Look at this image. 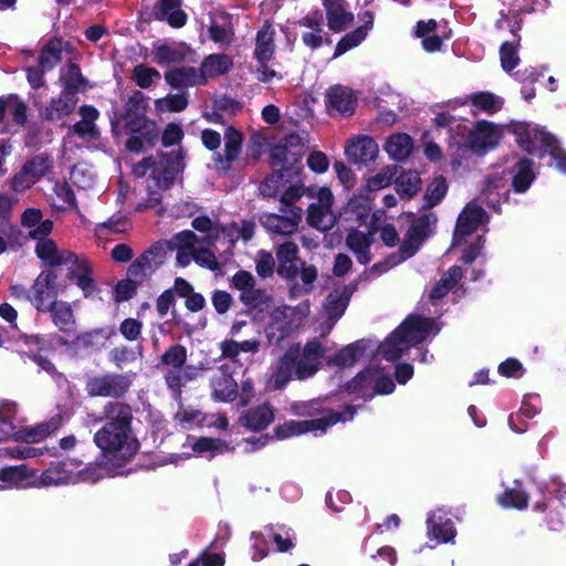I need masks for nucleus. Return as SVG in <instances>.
Masks as SVG:
<instances>
[{"label": "nucleus", "instance_id": "19", "mask_svg": "<svg viewBox=\"0 0 566 566\" xmlns=\"http://www.w3.org/2000/svg\"><path fill=\"white\" fill-rule=\"evenodd\" d=\"M300 355V345L290 347L280 359L279 365L273 373L270 385L274 390L282 389L295 375V359Z\"/></svg>", "mask_w": 566, "mask_h": 566}, {"label": "nucleus", "instance_id": "22", "mask_svg": "<svg viewBox=\"0 0 566 566\" xmlns=\"http://www.w3.org/2000/svg\"><path fill=\"white\" fill-rule=\"evenodd\" d=\"M378 145L368 136L358 137L346 147V156L355 164H368L377 157Z\"/></svg>", "mask_w": 566, "mask_h": 566}, {"label": "nucleus", "instance_id": "21", "mask_svg": "<svg viewBox=\"0 0 566 566\" xmlns=\"http://www.w3.org/2000/svg\"><path fill=\"white\" fill-rule=\"evenodd\" d=\"M133 409L123 401L113 400L105 403L103 408V419L105 426L133 429Z\"/></svg>", "mask_w": 566, "mask_h": 566}, {"label": "nucleus", "instance_id": "6", "mask_svg": "<svg viewBox=\"0 0 566 566\" xmlns=\"http://www.w3.org/2000/svg\"><path fill=\"white\" fill-rule=\"evenodd\" d=\"M518 144L531 155L543 147L556 160L558 169L566 172V154L553 135L537 127H527L523 134H520Z\"/></svg>", "mask_w": 566, "mask_h": 566}, {"label": "nucleus", "instance_id": "64", "mask_svg": "<svg viewBox=\"0 0 566 566\" xmlns=\"http://www.w3.org/2000/svg\"><path fill=\"white\" fill-rule=\"evenodd\" d=\"M8 184L12 191L22 192L31 188L32 185L35 184V180L22 167L11 179L8 180Z\"/></svg>", "mask_w": 566, "mask_h": 566}, {"label": "nucleus", "instance_id": "10", "mask_svg": "<svg viewBox=\"0 0 566 566\" xmlns=\"http://www.w3.org/2000/svg\"><path fill=\"white\" fill-rule=\"evenodd\" d=\"M231 287L240 292V301L247 306L261 307L271 301L263 289L256 287L254 276L248 271H238L230 281Z\"/></svg>", "mask_w": 566, "mask_h": 566}, {"label": "nucleus", "instance_id": "51", "mask_svg": "<svg viewBox=\"0 0 566 566\" xmlns=\"http://www.w3.org/2000/svg\"><path fill=\"white\" fill-rule=\"evenodd\" d=\"M361 355L363 347L358 343H354L339 350L333 361L337 366L347 367L354 365Z\"/></svg>", "mask_w": 566, "mask_h": 566}, {"label": "nucleus", "instance_id": "17", "mask_svg": "<svg viewBox=\"0 0 566 566\" xmlns=\"http://www.w3.org/2000/svg\"><path fill=\"white\" fill-rule=\"evenodd\" d=\"M212 398L219 402H228L235 399L238 384L226 367L218 368L210 378Z\"/></svg>", "mask_w": 566, "mask_h": 566}, {"label": "nucleus", "instance_id": "25", "mask_svg": "<svg viewBox=\"0 0 566 566\" xmlns=\"http://www.w3.org/2000/svg\"><path fill=\"white\" fill-rule=\"evenodd\" d=\"M78 113L81 120L70 126V130L83 139H96L98 137V130L96 127V119L98 118V111L90 105H83L80 107Z\"/></svg>", "mask_w": 566, "mask_h": 566}, {"label": "nucleus", "instance_id": "49", "mask_svg": "<svg viewBox=\"0 0 566 566\" xmlns=\"http://www.w3.org/2000/svg\"><path fill=\"white\" fill-rule=\"evenodd\" d=\"M160 73L146 64H138L134 67L132 78L140 88H148L155 80H160Z\"/></svg>", "mask_w": 566, "mask_h": 566}, {"label": "nucleus", "instance_id": "55", "mask_svg": "<svg viewBox=\"0 0 566 566\" xmlns=\"http://www.w3.org/2000/svg\"><path fill=\"white\" fill-rule=\"evenodd\" d=\"M202 241L190 230L181 231L172 237L167 245L170 250L174 249H196L197 244Z\"/></svg>", "mask_w": 566, "mask_h": 566}, {"label": "nucleus", "instance_id": "16", "mask_svg": "<svg viewBox=\"0 0 566 566\" xmlns=\"http://www.w3.org/2000/svg\"><path fill=\"white\" fill-rule=\"evenodd\" d=\"M277 269L281 277L289 281H295L298 275V247L293 241H284L276 248Z\"/></svg>", "mask_w": 566, "mask_h": 566}, {"label": "nucleus", "instance_id": "56", "mask_svg": "<svg viewBox=\"0 0 566 566\" xmlns=\"http://www.w3.org/2000/svg\"><path fill=\"white\" fill-rule=\"evenodd\" d=\"M375 376L376 370L374 369H366L361 373H359L354 379H352L347 384V390L349 391H358V390H365V391H371L374 389V382H375Z\"/></svg>", "mask_w": 566, "mask_h": 566}, {"label": "nucleus", "instance_id": "53", "mask_svg": "<svg viewBox=\"0 0 566 566\" xmlns=\"http://www.w3.org/2000/svg\"><path fill=\"white\" fill-rule=\"evenodd\" d=\"M474 106L482 111L494 113L502 107L501 98L489 92L478 93L471 96Z\"/></svg>", "mask_w": 566, "mask_h": 566}, {"label": "nucleus", "instance_id": "23", "mask_svg": "<svg viewBox=\"0 0 566 566\" xmlns=\"http://www.w3.org/2000/svg\"><path fill=\"white\" fill-rule=\"evenodd\" d=\"M224 155H218L216 167L218 170L228 171L231 164L238 159L241 151L242 134L233 127H228L224 133Z\"/></svg>", "mask_w": 566, "mask_h": 566}, {"label": "nucleus", "instance_id": "35", "mask_svg": "<svg viewBox=\"0 0 566 566\" xmlns=\"http://www.w3.org/2000/svg\"><path fill=\"white\" fill-rule=\"evenodd\" d=\"M463 271L460 266H451L432 287L429 294L431 301H438L446 296L449 291L462 279Z\"/></svg>", "mask_w": 566, "mask_h": 566}, {"label": "nucleus", "instance_id": "58", "mask_svg": "<svg viewBox=\"0 0 566 566\" xmlns=\"http://www.w3.org/2000/svg\"><path fill=\"white\" fill-rule=\"evenodd\" d=\"M185 377L182 368H170L165 373V381L175 398L181 397L182 387L187 384Z\"/></svg>", "mask_w": 566, "mask_h": 566}, {"label": "nucleus", "instance_id": "62", "mask_svg": "<svg viewBox=\"0 0 566 566\" xmlns=\"http://www.w3.org/2000/svg\"><path fill=\"white\" fill-rule=\"evenodd\" d=\"M29 478L25 465L8 467L0 470V481L18 485L20 482Z\"/></svg>", "mask_w": 566, "mask_h": 566}, {"label": "nucleus", "instance_id": "18", "mask_svg": "<svg viewBox=\"0 0 566 566\" xmlns=\"http://www.w3.org/2000/svg\"><path fill=\"white\" fill-rule=\"evenodd\" d=\"M78 103V97L70 96L61 92L57 97L39 109L40 117L46 122H57L73 113Z\"/></svg>", "mask_w": 566, "mask_h": 566}, {"label": "nucleus", "instance_id": "3", "mask_svg": "<svg viewBox=\"0 0 566 566\" xmlns=\"http://www.w3.org/2000/svg\"><path fill=\"white\" fill-rule=\"evenodd\" d=\"M302 410H297V413L305 417H313L310 420H291L282 426L275 428V434L277 438H289L295 434L305 433L307 431H321L325 432L326 429L338 421H345L352 419L355 409L347 407L345 413L336 412L332 409H317L312 405H304L301 407Z\"/></svg>", "mask_w": 566, "mask_h": 566}, {"label": "nucleus", "instance_id": "29", "mask_svg": "<svg viewBox=\"0 0 566 566\" xmlns=\"http://www.w3.org/2000/svg\"><path fill=\"white\" fill-rule=\"evenodd\" d=\"M154 17L167 21L174 28L186 23V13L180 9V0H158Z\"/></svg>", "mask_w": 566, "mask_h": 566}, {"label": "nucleus", "instance_id": "42", "mask_svg": "<svg viewBox=\"0 0 566 566\" xmlns=\"http://www.w3.org/2000/svg\"><path fill=\"white\" fill-rule=\"evenodd\" d=\"M533 161L531 159H522L518 161V170L513 178L514 189L518 192L525 191L534 179Z\"/></svg>", "mask_w": 566, "mask_h": 566}, {"label": "nucleus", "instance_id": "57", "mask_svg": "<svg viewBox=\"0 0 566 566\" xmlns=\"http://www.w3.org/2000/svg\"><path fill=\"white\" fill-rule=\"evenodd\" d=\"M283 187V172L275 171L268 176L260 185V192L263 197L272 198L276 197Z\"/></svg>", "mask_w": 566, "mask_h": 566}, {"label": "nucleus", "instance_id": "46", "mask_svg": "<svg viewBox=\"0 0 566 566\" xmlns=\"http://www.w3.org/2000/svg\"><path fill=\"white\" fill-rule=\"evenodd\" d=\"M158 167L157 174H163L166 179L174 178L180 170V157L176 153L159 154L157 158Z\"/></svg>", "mask_w": 566, "mask_h": 566}, {"label": "nucleus", "instance_id": "27", "mask_svg": "<svg viewBox=\"0 0 566 566\" xmlns=\"http://www.w3.org/2000/svg\"><path fill=\"white\" fill-rule=\"evenodd\" d=\"M166 82L175 88L203 84V75L192 66L176 67L165 73Z\"/></svg>", "mask_w": 566, "mask_h": 566}, {"label": "nucleus", "instance_id": "20", "mask_svg": "<svg viewBox=\"0 0 566 566\" xmlns=\"http://www.w3.org/2000/svg\"><path fill=\"white\" fill-rule=\"evenodd\" d=\"M497 133L493 125L481 122L470 134L468 145L463 149L470 148L476 154H484L489 148H493L497 144Z\"/></svg>", "mask_w": 566, "mask_h": 566}, {"label": "nucleus", "instance_id": "36", "mask_svg": "<svg viewBox=\"0 0 566 566\" xmlns=\"http://www.w3.org/2000/svg\"><path fill=\"white\" fill-rule=\"evenodd\" d=\"M395 185L400 197L410 199L420 190L421 178L417 171H407L397 177Z\"/></svg>", "mask_w": 566, "mask_h": 566}, {"label": "nucleus", "instance_id": "26", "mask_svg": "<svg viewBox=\"0 0 566 566\" xmlns=\"http://www.w3.org/2000/svg\"><path fill=\"white\" fill-rule=\"evenodd\" d=\"M345 242L360 264L365 265L371 261L370 247L374 242V234L371 232L350 231Z\"/></svg>", "mask_w": 566, "mask_h": 566}, {"label": "nucleus", "instance_id": "9", "mask_svg": "<svg viewBox=\"0 0 566 566\" xmlns=\"http://www.w3.org/2000/svg\"><path fill=\"white\" fill-rule=\"evenodd\" d=\"M301 313L300 307L279 306L270 314L265 329L266 338L271 345L280 346L281 342L296 328L295 317Z\"/></svg>", "mask_w": 566, "mask_h": 566}, {"label": "nucleus", "instance_id": "2", "mask_svg": "<svg viewBox=\"0 0 566 566\" xmlns=\"http://www.w3.org/2000/svg\"><path fill=\"white\" fill-rule=\"evenodd\" d=\"M147 108L145 94L135 91L126 101L123 112L112 122L113 133L142 134L148 145H153L159 136V129L155 122L146 117Z\"/></svg>", "mask_w": 566, "mask_h": 566}, {"label": "nucleus", "instance_id": "13", "mask_svg": "<svg viewBox=\"0 0 566 566\" xmlns=\"http://www.w3.org/2000/svg\"><path fill=\"white\" fill-rule=\"evenodd\" d=\"M164 256V244L159 242L153 244L129 265L127 275L143 282L156 266L163 263Z\"/></svg>", "mask_w": 566, "mask_h": 566}, {"label": "nucleus", "instance_id": "61", "mask_svg": "<svg viewBox=\"0 0 566 566\" xmlns=\"http://www.w3.org/2000/svg\"><path fill=\"white\" fill-rule=\"evenodd\" d=\"M327 17L328 27L335 32L343 31L352 24L354 21V14L346 12L344 7L334 13H329Z\"/></svg>", "mask_w": 566, "mask_h": 566}, {"label": "nucleus", "instance_id": "8", "mask_svg": "<svg viewBox=\"0 0 566 566\" xmlns=\"http://www.w3.org/2000/svg\"><path fill=\"white\" fill-rule=\"evenodd\" d=\"M334 196L328 188H319L316 201L307 208V223L319 231L331 230L337 222V217L332 210Z\"/></svg>", "mask_w": 566, "mask_h": 566}, {"label": "nucleus", "instance_id": "54", "mask_svg": "<svg viewBox=\"0 0 566 566\" xmlns=\"http://www.w3.org/2000/svg\"><path fill=\"white\" fill-rule=\"evenodd\" d=\"M366 38V31L363 27L346 34L336 45L334 56H339L348 50L357 46Z\"/></svg>", "mask_w": 566, "mask_h": 566}, {"label": "nucleus", "instance_id": "1", "mask_svg": "<svg viewBox=\"0 0 566 566\" xmlns=\"http://www.w3.org/2000/svg\"><path fill=\"white\" fill-rule=\"evenodd\" d=\"M434 319L410 315L395 329L391 335L379 346V354L387 360L399 359L411 346L426 339L430 333H438Z\"/></svg>", "mask_w": 566, "mask_h": 566}, {"label": "nucleus", "instance_id": "41", "mask_svg": "<svg viewBox=\"0 0 566 566\" xmlns=\"http://www.w3.org/2000/svg\"><path fill=\"white\" fill-rule=\"evenodd\" d=\"M298 274L301 275V280H302L303 284H302V286L295 285L291 289V294L294 296L300 293L307 294V293L312 292L313 283L317 279V270L312 264H306L305 262H300Z\"/></svg>", "mask_w": 566, "mask_h": 566}, {"label": "nucleus", "instance_id": "34", "mask_svg": "<svg viewBox=\"0 0 566 566\" xmlns=\"http://www.w3.org/2000/svg\"><path fill=\"white\" fill-rule=\"evenodd\" d=\"M413 144L409 135L398 133L391 135L386 143L385 149L390 158L402 161L408 158L412 151Z\"/></svg>", "mask_w": 566, "mask_h": 566}, {"label": "nucleus", "instance_id": "48", "mask_svg": "<svg viewBox=\"0 0 566 566\" xmlns=\"http://www.w3.org/2000/svg\"><path fill=\"white\" fill-rule=\"evenodd\" d=\"M70 274L76 279V284L84 292L85 296L93 294L95 286L93 279L91 277V269L86 260L82 259L76 271Z\"/></svg>", "mask_w": 566, "mask_h": 566}, {"label": "nucleus", "instance_id": "4", "mask_svg": "<svg viewBox=\"0 0 566 566\" xmlns=\"http://www.w3.org/2000/svg\"><path fill=\"white\" fill-rule=\"evenodd\" d=\"M94 442L112 460L126 461L139 449L133 429L103 426L94 436Z\"/></svg>", "mask_w": 566, "mask_h": 566}, {"label": "nucleus", "instance_id": "32", "mask_svg": "<svg viewBox=\"0 0 566 566\" xmlns=\"http://www.w3.org/2000/svg\"><path fill=\"white\" fill-rule=\"evenodd\" d=\"M232 65L233 62L229 55L222 53L210 54L199 67L200 73L203 75V84L207 83L208 77H216L228 73Z\"/></svg>", "mask_w": 566, "mask_h": 566}, {"label": "nucleus", "instance_id": "33", "mask_svg": "<svg viewBox=\"0 0 566 566\" xmlns=\"http://www.w3.org/2000/svg\"><path fill=\"white\" fill-rule=\"evenodd\" d=\"M274 34L275 31L271 24H264L258 32L254 50L258 62H269L272 59L275 51Z\"/></svg>", "mask_w": 566, "mask_h": 566}, {"label": "nucleus", "instance_id": "31", "mask_svg": "<svg viewBox=\"0 0 566 566\" xmlns=\"http://www.w3.org/2000/svg\"><path fill=\"white\" fill-rule=\"evenodd\" d=\"M60 82L62 92L70 96L77 97L78 92L87 86V80L82 75L77 64L71 63L61 70Z\"/></svg>", "mask_w": 566, "mask_h": 566}, {"label": "nucleus", "instance_id": "47", "mask_svg": "<svg viewBox=\"0 0 566 566\" xmlns=\"http://www.w3.org/2000/svg\"><path fill=\"white\" fill-rule=\"evenodd\" d=\"M192 227L197 231L205 233V237L201 239L203 244L211 245L219 238L218 227L213 226L211 219L207 216L195 218Z\"/></svg>", "mask_w": 566, "mask_h": 566}, {"label": "nucleus", "instance_id": "15", "mask_svg": "<svg viewBox=\"0 0 566 566\" xmlns=\"http://www.w3.org/2000/svg\"><path fill=\"white\" fill-rule=\"evenodd\" d=\"M303 218L302 209L290 210L287 216L263 213L260 216V223L270 232L289 235L297 230Z\"/></svg>", "mask_w": 566, "mask_h": 566}, {"label": "nucleus", "instance_id": "14", "mask_svg": "<svg viewBox=\"0 0 566 566\" xmlns=\"http://www.w3.org/2000/svg\"><path fill=\"white\" fill-rule=\"evenodd\" d=\"M488 221L484 209L475 203H469L460 213L453 235V245L460 244L461 240L473 233L478 227Z\"/></svg>", "mask_w": 566, "mask_h": 566}, {"label": "nucleus", "instance_id": "63", "mask_svg": "<svg viewBox=\"0 0 566 566\" xmlns=\"http://www.w3.org/2000/svg\"><path fill=\"white\" fill-rule=\"evenodd\" d=\"M193 450L196 452H212L222 453L229 450L227 442L214 439V438H200L195 444Z\"/></svg>", "mask_w": 566, "mask_h": 566}, {"label": "nucleus", "instance_id": "38", "mask_svg": "<svg viewBox=\"0 0 566 566\" xmlns=\"http://www.w3.org/2000/svg\"><path fill=\"white\" fill-rule=\"evenodd\" d=\"M62 423V416L55 415L49 421L42 422L25 431V439L29 442H38L57 430Z\"/></svg>", "mask_w": 566, "mask_h": 566}, {"label": "nucleus", "instance_id": "50", "mask_svg": "<svg viewBox=\"0 0 566 566\" xmlns=\"http://www.w3.org/2000/svg\"><path fill=\"white\" fill-rule=\"evenodd\" d=\"M184 53L167 44L159 45L154 52V61L158 65L179 63L184 60Z\"/></svg>", "mask_w": 566, "mask_h": 566}, {"label": "nucleus", "instance_id": "40", "mask_svg": "<svg viewBox=\"0 0 566 566\" xmlns=\"http://www.w3.org/2000/svg\"><path fill=\"white\" fill-rule=\"evenodd\" d=\"M71 474L65 469L64 463H54L48 470H45L41 476L40 482L42 485H60L66 484L70 481Z\"/></svg>", "mask_w": 566, "mask_h": 566}, {"label": "nucleus", "instance_id": "60", "mask_svg": "<svg viewBox=\"0 0 566 566\" xmlns=\"http://www.w3.org/2000/svg\"><path fill=\"white\" fill-rule=\"evenodd\" d=\"M500 55L501 66L506 72L512 71L520 62L516 45L511 42H504L501 45Z\"/></svg>", "mask_w": 566, "mask_h": 566}, {"label": "nucleus", "instance_id": "43", "mask_svg": "<svg viewBox=\"0 0 566 566\" xmlns=\"http://www.w3.org/2000/svg\"><path fill=\"white\" fill-rule=\"evenodd\" d=\"M448 186L447 181L443 177H437L427 187L424 195V208H431L438 205L442 198L446 196Z\"/></svg>", "mask_w": 566, "mask_h": 566}, {"label": "nucleus", "instance_id": "24", "mask_svg": "<svg viewBox=\"0 0 566 566\" xmlns=\"http://www.w3.org/2000/svg\"><path fill=\"white\" fill-rule=\"evenodd\" d=\"M328 108L337 111L342 115H352L356 105V97L353 91L346 86H332L327 93Z\"/></svg>", "mask_w": 566, "mask_h": 566}, {"label": "nucleus", "instance_id": "12", "mask_svg": "<svg viewBox=\"0 0 566 566\" xmlns=\"http://www.w3.org/2000/svg\"><path fill=\"white\" fill-rule=\"evenodd\" d=\"M56 275L51 271L40 273L34 281L29 300L39 311L45 312L56 303L57 292L55 287Z\"/></svg>", "mask_w": 566, "mask_h": 566}, {"label": "nucleus", "instance_id": "59", "mask_svg": "<svg viewBox=\"0 0 566 566\" xmlns=\"http://www.w3.org/2000/svg\"><path fill=\"white\" fill-rule=\"evenodd\" d=\"M500 503L506 507L525 509L528 504V496L520 489H510L500 497Z\"/></svg>", "mask_w": 566, "mask_h": 566}, {"label": "nucleus", "instance_id": "37", "mask_svg": "<svg viewBox=\"0 0 566 566\" xmlns=\"http://www.w3.org/2000/svg\"><path fill=\"white\" fill-rule=\"evenodd\" d=\"M63 42L61 40L50 41L39 56V64L45 71L52 70L62 61Z\"/></svg>", "mask_w": 566, "mask_h": 566}, {"label": "nucleus", "instance_id": "44", "mask_svg": "<svg viewBox=\"0 0 566 566\" xmlns=\"http://www.w3.org/2000/svg\"><path fill=\"white\" fill-rule=\"evenodd\" d=\"M15 410L14 402H4L0 407V441L7 440L13 434L14 427L11 419L14 417Z\"/></svg>", "mask_w": 566, "mask_h": 566}, {"label": "nucleus", "instance_id": "45", "mask_svg": "<svg viewBox=\"0 0 566 566\" xmlns=\"http://www.w3.org/2000/svg\"><path fill=\"white\" fill-rule=\"evenodd\" d=\"M27 172L35 180V182L45 176L51 168V160L44 154L32 157L22 166Z\"/></svg>", "mask_w": 566, "mask_h": 566}, {"label": "nucleus", "instance_id": "52", "mask_svg": "<svg viewBox=\"0 0 566 566\" xmlns=\"http://www.w3.org/2000/svg\"><path fill=\"white\" fill-rule=\"evenodd\" d=\"M186 360L187 350L181 345H174L161 355V363L171 368H182Z\"/></svg>", "mask_w": 566, "mask_h": 566}, {"label": "nucleus", "instance_id": "39", "mask_svg": "<svg viewBox=\"0 0 566 566\" xmlns=\"http://www.w3.org/2000/svg\"><path fill=\"white\" fill-rule=\"evenodd\" d=\"M45 312L52 313L53 323L60 328L62 332H66L74 323L73 312L71 306L65 302H56L52 307L46 310Z\"/></svg>", "mask_w": 566, "mask_h": 566}, {"label": "nucleus", "instance_id": "7", "mask_svg": "<svg viewBox=\"0 0 566 566\" xmlns=\"http://www.w3.org/2000/svg\"><path fill=\"white\" fill-rule=\"evenodd\" d=\"M132 380L124 374H102L87 379L85 390L90 397L119 399L126 395Z\"/></svg>", "mask_w": 566, "mask_h": 566}, {"label": "nucleus", "instance_id": "11", "mask_svg": "<svg viewBox=\"0 0 566 566\" xmlns=\"http://www.w3.org/2000/svg\"><path fill=\"white\" fill-rule=\"evenodd\" d=\"M397 174V165H389L384 167L375 176L367 179L365 188L360 189V195L358 197L352 198L348 202V207L352 210L361 208L363 212L360 214L368 213L371 210L370 198L364 195V192H376L388 187L391 185Z\"/></svg>", "mask_w": 566, "mask_h": 566}, {"label": "nucleus", "instance_id": "30", "mask_svg": "<svg viewBox=\"0 0 566 566\" xmlns=\"http://www.w3.org/2000/svg\"><path fill=\"white\" fill-rule=\"evenodd\" d=\"M350 298L347 287L332 291L324 303V313L331 321L329 327L344 314Z\"/></svg>", "mask_w": 566, "mask_h": 566}, {"label": "nucleus", "instance_id": "28", "mask_svg": "<svg viewBox=\"0 0 566 566\" xmlns=\"http://www.w3.org/2000/svg\"><path fill=\"white\" fill-rule=\"evenodd\" d=\"M274 419V410L269 403L248 410L241 418L240 423L253 431L265 429Z\"/></svg>", "mask_w": 566, "mask_h": 566}, {"label": "nucleus", "instance_id": "5", "mask_svg": "<svg viewBox=\"0 0 566 566\" xmlns=\"http://www.w3.org/2000/svg\"><path fill=\"white\" fill-rule=\"evenodd\" d=\"M436 223L437 217L431 212L423 213L417 218L409 227L398 254L394 256L395 260L392 264H397L415 255L423 241L432 233Z\"/></svg>", "mask_w": 566, "mask_h": 566}]
</instances>
